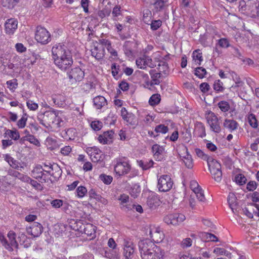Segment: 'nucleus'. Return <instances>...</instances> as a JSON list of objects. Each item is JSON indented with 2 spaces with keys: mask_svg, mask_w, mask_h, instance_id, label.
<instances>
[{
  "mask_svg": "<svg viewBox=\"0 0 259 259\" xmlns=\"http://www.w3.org/2000/svg\"><path fill=\"white\" fill-rule=\"evenodd\" d=\"M53 59L55 64L62 70H66L73 64L71 52L64 45H55L52 49Z\"/></svg>",
  "mask_w": 259,
  "mask_h": 259,
  "instance_id": "f257e3e1",
  "label": "nucleus"
},
{
  "mask_svg": "<svg viewBox=\"0 0 259 259\" xmlns=\"http://www.w3.org/2000/svg\"><path fill=\"white\" fill-rule=\"evenodd\" d=\"M139 248L142 259H164L165 252L149 239L141 240Z\"/></svg>",
  "mask_w": 259,
  "mask_h": 259,
  "instance_id": "f03ea898",
  "label": "nucleus"
},
{
  "mask_svg": "<svg viewBox=\"0 0 259 259\" xmlns=\"http://www.w3.org/2000/svg\"><path fill=\"white\" fill-rule=\"evenodd\" d=\"M239 10L241 13L255 17L259 16V0H243L239 3Z\"/></svg>",
  "mask_w": 259,
  "mask_h": 259,
  "instance_id": "7ed1b4c3",
  "label": "nucleus"
},
{
  "mask_svg": "<svg viewBox=\"0 0 259 259\" xmlns=\"http://www.w3.org/2000/svg\"><path fill=\"white\" fill-rule=\"evenodd\" d=\"M208 166L212 178L217 182H220L222 179L221 164L216 160L211 159L208 160Z\"/></svg>",
  "mask_w": 259,
  "mask_h": 259,
  "instance_id": "20e7f679",
  "label": "nucleus"
},
{
  "mask_svg": "<svg viewBox=\"0 0 259 259\" xmlns=\"http://www.w3.org/2000/svg\"><path fill=\"white\" fill-rule=\"evenodd\" d=\"M131 169L129 161L125 158H119L114 165V171L118 176L127 174Z\"/></svg>",
  "mask_w": 259,
  "mask_h": 259,
  "instance_id": "39448f33",
  "label": "nucleus"
},
{
  "mask_svg": "<svg viewBox=\"0 0 259 259\" xmlns=\"http://www.w3.org/2000/svg\"><path fill=\"white\" fill-rule=\"evenodd\" d=\"M8 240L3 235H0V242L5 248L9 250H13L14 248H17L18 243L16 240L15 233L10 231L8 234Z\"/></svg>",
  "mask_w": 259,
  "mask_h": 259,
  "instance_id": "423d86ee",
  "label": "nucleus"
},
{
  "mask_svg": "<svg viewBox=\"0 0 259 259\" xmlns=\"http://www.w3.org/2000/svg\"><path fill=\"white\" fill-rule=\"evenodd\" d=\"M173 185V181L169 175H162L158 178L157 187L161 192L169 191Z\"/></svg>",
  "mask_w": 259,
  "mask_h": 259,
  "instance_id": "0eeeda50",
  "label": "nucleus"
},
{
  "mask_svg": "<svg viewBox=\"0 0 259 259\" xmlns=\"http://www.w3.org/2000/svg\"><path fill=\"white\" fill-rule=\"evenodd\" d=\"M35 38L36 40L41 44H47L51 41V34L44 27L38 26L36 28Z\"/></svg>",
  "mask_w": 259,
  "mask_h": 259,
  "instance_id": "6e6552de",
  "label": "nucleus"
},
{
  "mask_svg": "<svg viewBox=\"0 0 259 259\" xmlns=\"http://www.w3.org/2000/svg\"><path fill=\"white\" fill-rule=\"evenodd\" d=\"M151 238L156 243L161 242L164 238V234L159 227L151 226L149 229Z\"/></svg>",
  "mask_w": 259,
  "mask_h": 259,
  "instance_id": "1a4fd4ad",
  "label": "nucleus"
},
{
  "mask_svg": "<svg viewBox=\"0 0 259 259\" xmlns=\"http://www.w3.org/2000/svg\"><path fill=\"white\" fill-rule=\"evenodd\" d=\"M185 216L181 213L169 214L163 219V221L167 224L177 225L185 220Z\"/></svg>",
  "mask_w": 259,
  "mask_h": 259,
  "instance_id": "9d476101",
  "label": "nucleus"
},
{
  "mask_svg": "<svg viewBox=\"0 0 259 259\" xmlns=\"http://www.w3.org/2000/svg\"><path fill=\"white\" fill-rule=\"evenodd\" d=\"M85 151L94 162H98L102 159L103 153L97 147H87Z\"/></svg>",
  "mask_w": 259,
  "mask_h": 259,
  "instance_id": "9b49d317",
  "label": "nucleus"
},
{
  "mask_svg": "<svg viewBox=\"0 0 259 259\" xmlns=\"http://www.w3.org/2000/svg\"><path fill=\"white\" fill-rule=\"evenodd\" d=\"M123 254L126 259H131L134 256L135 247L133 242L127 239L123 240Z\"/></svg>",
  "mask_w": 259,
  "mask_h": 259,
  "instance_id": "f8f14e48",
  "label": "nucleus"
},
{
  "mask_svg": "<svg viewBox=\"0 0 259 259\" xmlns=\"http://www.w3.org/2000/svg\"><path fill=\"white\" fill-rule=\"evenodd\" d=\"M207 120L213 132L216 133H219L221 132L220 122L215 114H208Z\"/></svg>",
  "mask_w": 259,
  "mask_h": 259,
  "instance_id": "ddd939ff",
  "label": "nucleus"
},
{
  "mask_svg": "<svg viewBox=\"0 0 259 259\" xmlns=\"http://www.w3.org/2000/svg\"><path fill=\"white\" fill-rule=\"evenodd\" d=\"M67 75L70 79L80 81L84 78V72L80 68L75 67L69 71Z\"/></svg>",
  "mask_w": 259,
  "mask_h": 259,
  "instance_id": "4468645a",
  "label": "nucleus"
},
{
  "mask_svg": "<svg viewBox=\"0 0 259 259\" xmlns=\"http://www.w3.org/2000/svg\"><path fill=\"white\" fill-rule=\"evenodd\" d=\"M32 176L41 183L46 182L47 179V174L44 172L42 166L40 165H37L34 168L32 171Z\"/></svg>",
  "mask_w": 259,
  "mask_h": 259,
  "instance_id": "2eb2a0df",
  "label": "nucleus"
},
{
  "mask_svg": "<svg viewBox=\"0 0 259 259\" xmlns=\"http://www.w3.org/2000/svg\"><path fill=\"white\" fill-rule=\"evenodd\" d=\"M43 228L42 225L37 223L34 222L29 228H27V232L34 237H38L42 232Z\"/></svg>",
  "mask_w": 259,
  "mask_h": 259,
  "instance_id": "dca6fc26",
  "label": "nucleus"
},
{
  "mask_svg": "<svg viewBox=\"0 0 259 259\" xmlns=\"http://www.w3.org/2000/svg\"><path fill=\"white\" fill-rule=\"evenodd\" d=\"M149 74L151 75V81L147 80L145 81L146 85L147 88L152 87L153 85H158L160 83L159 78L161 77V73L157 72L155 70H151L149 71Z\"/></svg>",
  "mask_w": 259,
  "mask_h": 259,
  "instance_id": "f3484780",
  "label": "nucleus"
},
{
  "mask_svg": "<svg viewBox=\"0 0 259 259\" xmlns=\"http://www.w3.org/2000/svg\"><path fill=\"white\" fill-rule=\"evenodd\" d=\"M114 134V132L111 130L105 132L103 134L99 136L98 140L102 144H110L112 142Z\"/></svg>",
  "mask_w": 259,
  "mask_h": 259,
  "instance_id": "a211bd4d",
  "label": "nucleus"
},
{
  "mask_svg": "<svg viewBox=\"0 0 259 259\" xmlns=\"http://www.w3.org/2000/svg\"><path fill=\"white\" fill-rule=\"evenodd\" d=\"M18 22L14 19H9L5 23L6 32L9 34H12L17 28Z\"/></svg>",
  "mask_w": 259,
  "mask_h": 259,
  "instance_id": "6ab92c4d",
  "label": "nucleus"
},
{
  "mask_svg": "<svg viewBox=\"0 0 259 259\" xmlns=\"http://www.w3.org/2000/svg\"><path fill=\"white\" fill-rule=\"evenodd\" d=\"M91 52L92 56L98 60L102 59L105 56V48L101 46H94Z\"/></svg>",
  "mask_w": 259,
  "mask_h": 259,
  "instance_id": "aec40b11",
  "label": "nucleus"
},
{
  "mask_svg": "<svg viewBox=\"0 0 259 259\" xmlns=\"http://www.w3.org/2000/svg\"><path fill=\"white\" fill-rule=\"evenodd\" d=\"M152 151L155 158L157 160H161L163 159L164 153V148L163 146L155 144L152 147Z\"/></svg>",
  "mask_w": 259,
  "mask_h": 259,
  "instance_id": "412c9836",
  "label": "nucleus"
},
{
  "mask_svg": "<svg viewBox=\"0 0 259 259\" xmlns=\"http://www.w3.org/2000/svg\"><path fill=\"white\" fill-rule=\"evenodd\" d=\"M160 204V201L158 197L155 194H152L147 198V204L152 209L155 208Z\"/></svg>",
  "mask_w": 259,
  "mask_h": 259,
  "instance_id": "4be33fe9",
  "label": "nucleus"
},
{
  "mask_svg": "<svg viewBox=\"0 0 259 259\" xmlns=\"http://www.w3.org/2000/svg\"><path fill=\"white\" fill-rule=\"evenodd\" d=\"M111 13V10L107 8H105L101 10H98L97 12L93 13L91 17L95 19H98V17L101 19H103L104 18L110 15Z\"/></svg>",
  "mask_w": 259,
  "mask_h": 259,
  "instance_id": "5701e85b",
  "label": "nucleus"
},
{
  "mask_svg": "<svg viewBox=\"0 0 259 259\" xmlns=\"http://www.w3.org/2000/svg\"><path fill=\"white\" fill-rule=\"evenodd\" d=\"M94 105L97 109H101L107 104L106 99L101 96L96 97L93 99Z\"/></svg>",
  "mask_w": 259,
  "mask_h": 259,
  "instance_id": "b1692460",
  "label": "nucleus"
},
{
  "mask_svg": "<svg viewBox=\"0 0 259 259\" xmlns=\"http://www.w3.org/2000/svg\"><path fill=\"white\" fill-rule=\"evenodd\" d=\"M45 144L48 149L53 150L58 147V145L55 138L48 137L45 141Z\"/></svg>",
  "mask_w": 259,
  "mask_h": 259,
  "instance_id": "393cba45",
  "label": "nucleus"
},
{
  "mask_svg": "<svg viewBox=\"0 0 259 259\" xmlns=\"http://www.w3.org/2000/svg\"><path fill=\"white\" fill-rule=\"evenodd\" d=\"M5 138H11L13 140H17L20 138L19 132L16 130H7L4 134Z\"/></svg>",
  "mask_w": 259,
  "mask_h": 259,
  "instance_id": "a878e982",
  "label": "nucleus"
},
{
  "mask_svg": "<svg viewBox=\"0 0 259 259\" xmlns=\"http://www.w3.org/2000/svg\"><path fill=\"white\" fill-rule=\"evenodd\" d=\"M200 237L205 242L218 241L217 237L214 235L207 232L202 233Z\"/></svg>",
  "mask_w": 259,
  "mask_h": 259,
  "instance_id": "bb28decb",
  "label": "nucleus"
},
{
  "mask_svg": "<svg viewBox=\"0 0 259 259\" xmlns=\"http://www.w3.org/2000/svg\"><path fill=\"white\" fill-rule=\"evenodd\" d=\"M121 115L127 124L136 125L137 123V119L134 114H121Z\"/></svg>",
  "mask_w": 259,
  "mask_h": 259,
  "instance_id": "cd10ccee",
  "label": "nucleus"
},
{
  "mask_svg": "<svg viewBox=\"0 0 259 259\" xmlns=\"http://www.w3.org/2000/svg\"><path fill=\"white\" fill-rule=\"evenodd\" d=\"M237 122L233 120H226L224 123V126L230 132L235 130L237 127Z\"/></svg>",
  "mask_w": 259,
  "mask_h": 259,
  "instance_id": "c85d7f7f",
  "label": "nucleus"
},
{
  "mask_svg": "<svg viewBox=\"0 0 259 259\" xmlns=\"http://www.w3.org/2000/svg\"><path fill=\"white\" fill-rule=\"evenodd\" d=\"M96 227L92 224H87L84 228V233L88 236L93 237L96 233Z\"/></svg>",
  "mask_w": 259,
  "mask_h": 259,
  "instance_id": "c756f323",
  "label": "nucleus"
},
{
  "mask_svg": "<svg viewBox=\"0 0 259 259\" xmlns=\"http://www.w3.org/2000/svg\"><path fill=\"white\" fill-rule=\"evenodd\" d=\"M5 160L9 163L11 167L15 169H19L20 163L18 161L15 160L9 155H6Z\"/></svg>",
  "mask_w": 259,
  "mask_h": 259,
  "instance_id": "7c9ffc66",
  "label": "nucleus"
},
{
  "mask_svg": "<svg viewBox=\"0 0 259 259\" xmlns=\"http://www.w3.org/2000/svg\"><path fill=\"white\" fill-rule=\"evenodd\" d=\"M43 169L44 170V172L47 174V176L48 175L50 176H54V173L53 172L54 169H58V172L60 171V169L58 167L57 165H51L50 166L45 165L44 167H43Z\"/></svg>",
  "mask_w": 259,
  "mask_h": 259,
  "instance_id": "2f4dec72",
  "label": "nucleus"
},
{
  "mask_svg": "<svg viewBox=\"0 0 259 259\" xmlns=\"http://www.w3.org/2000/svg\"><path fill=\"white\" fill-rule=\"evenodd\" d=\"M88 192L87 189L82 186H78L75 191V196L78 198H83Z\"/></svg>",
  "mask_w": 259,
  "mask_h": 259,
  "instance_id": "473e14b6",
  "label": "nucleus"
},
{
  "mask_svg": "<svg viewBox=\"0 0 259 259\" xmlns=\"http://www.w3.org/2000/svg\"><path fill=\"white\" fill-rule=\"evenodd\" d=\"M138 164L143 169V170H147L150 167L153 166V165L154 164V162L152 160H149L148 161H143L140 160V161H138Z\"/></svg>",
  "mask_w": 259,
  "mask_h": 259,
  "instance_id": "72a5a7b5",
  "label": "nucleus"
},
{
  "mask_svg": "<svg viewBox=\"0 0 259 259\" xmlns=\"http://www.w3.org/2000/svg\"><path fill=\"white\" fill-rule=\"evenodd\" d=\"M167 0H156L154 3L155 9L157 11H160L167 5Z\"/></svg>",
  "mask_w": 259,
  "mask_h": 259,
  "instance_id": "f704fd0d",
  "label": "nucleus"
},
{
  "mask_svg": "<svg viewBox=\"0 0 259 259\" xmlns=\"http://www.w3.org/2000/svg\"><path fill=\"white\" fill-rule=\"evenodd\" d=\"M228 201L231 209L233 211L236 209V198L233 193H230L228 198Z\"/></svg>",
  "mask_w": 259,
  "mask_h": 259,
  "instance_id": "c9c22d12",
  "label": "nucleus"
},
{
  "mask_svg": "<svg viewBox=\"0 0 259 259\" xmlns=\"http://www.w3.org/2000/svg\"><path fill=\"white\" fill-rule=\"evenodd\" d=\"M18 1L19 0H2V5L4 7L12 9Z\"/></svg>",
  "mask_w": 259,
  "mask_h": 259,
  "instance_id": "e433bc0d",
  "label": "nucleus"
},
{
  "mask_svg": "<svg viewBox=\"0 0 259 259\" xmlns=\"http://www.w3.org/2000/svg\"><path fill=\"white\" fill-rule=\"evenodd\" d=\"M182 159L184 164L188 168H192L193 167V160L191 156L188 153L186 156L183 157Z\"/></svg>",
  "mask_w": 259,
  "mask_h": 259,
  "instance_id": "4c0bfd02",
  "label": "nucleus"
},
{
  "mask_svg": "<svg viewBox=\"0 0 259 259\" xmlns=\"http://www.w3.org/2000/svg\"><path fill=\"white\" fill-rule=\"evenodd\" d=\"M195 153L198 157L204 160H206L208 162V160H211L210 157L208 156L207 154H206L203 151H202L201 149L199 148H196L195 149Z\"/></svg>",
  "mask_w": 259,
  "mask_h": 259,
  "instance_id": "58836bf2",
  "label": "nucleus"
},
{
  "mask_svg": "<svg viewBox=\"0 0 259 259\" xmlns=\"http://www.w3.org/2000/svg\"><path fill=\"white\" fill-rule=\"evenodd\" d=\"M160 96L159 94H154L150 98L149 103L151 105H155L160 102Z\"/></svg>",
  "mask_w": 259,
  "mask_h": 259,
  "instance_id": "ea45409f",
  "label": "nucleus"
},
{
  "mask_svg": "<svg viewBox=\"0 0 259 259\" xmlns=\"http://www.w3.org/2000/svg\"><path fill=\"white\" fill-rule=\"evenodd\" d=\"M169 127L163 124H159L156 126L154 131L156 133L165 134L168 132Z\"/></svg>",
  "mask_w": 259,
  "mask_h": 259,
  "instance_id": "a19ab883",
  "label": "nucleus"
},
{
  "mask_svg": "<svg viewBox=\"0 0 259 259\" xmlns=\"http://www.w3.org/2000/svg\"><path fill=\"white\" fill-rule=\"evenodd\" d=\"M99 178L105 184L109 185L113 181V178L111 176L106 175L105 174H101L99 176Z\"/></svg>",
  "mask_w": 259,
  "mask_h": 259,
  "instance_id": "79ce46f5",
  "label": "nucleus"
},
{
  "mask_svg": "<svg viewBox=\"0 0 259 259\" xmlns=\"http://www.w3.org/2000/svg\"><path fill=\"white\" fill-rule=\"evenodd\" d=\"M247 206L249 208V210L251 212L253 215H255L256 217H259V205L250 204Z\"/></svg>",
  "mask_w": 259,
  "mask_h": 259,
  "instance_id": "37998d69",
  "label": "nucleus"
},
{
  "mask_svg": "<svg viewBox=\"0 0 259 259\" xmlns=\"http://www.w3.org/2000/svg\"><path fill=\"white\" fill-rule=\"evenodd\" d=\"M158 69L160 72H162L164 74L167 73L166 72L168 69V64L167 62L163 61H160L158 65Z\"/></svg>",
  "mask_w": 259,
  "mask_h": 259,
  "instance_id": "c03bdc74",
  "label": "nucleus"
},
{
  "mask_svg": "<svg viewBox=\"0 0 259 259\" xmlns=\"http://www.w3.org/2000/svg\"><path fill=\"white\" fill-rule=\"evenodd\" d=\"M248 121L251 127L256 128L257 127V121L254 114H248Z\"/></svg>",
  "mask_w": 259,
  "mask_h": 259,
  "instance_id": "a18cd8bd",
  "label": "nucleus"
},
{
  "mask_svg": "<svg viewBox=\"0 0 259 259\" xmlns=\"http://www.w3.org/2000/svg\"><path fill=\"white\" fill-rule=\"evenodd\" d=\"M24 140L28 141L30 143L36 146L39 145V142L38 141V140L36 138H35L34 136L30 134H28L26 135L24 138Z\"/></svg>",
  "mask_w": 259,
  "mask_h": 259,
  "instance_id": "49530a36",
  "label": "nucleus"
},
{
  "mask_svg": "<svg viewBox=\"0 0 259 259\" xmlns=\"http://www.w3.org/2000/svg\"><path fill=\"white\" fill-rule=\"evenodd\" d=\"M129 199L128 196L122 194L120 196V198H119V200L121 201V205L122 208H126L127 209H131L130 207H127V205L126 204V203L128 202Z\"/></svg>",
  "mask_w": 259,
  "mask_h": 259,
  "instance_id": "de8ad7c7",
  "label": "nucleus"
},
{
  "mask_svg": "<svg viewBox=\"0 0 259 259\" xmlns=\"http://www.w3.org/2000/svg\"><path fill=\"white\" fill-rule=\"evenodd\" d=\"M206 74L205 69L202 67H197L195 70V75L200 78H203Z\"/></svg>",
  "mask_w": 259,
  "mask_h": 259,
  "instance_id": "09e8293b",
  "label": "nucleus"
},
{
  "mask_svg": "<svg viewBox=\"0 0 259 259\" xmlns=\"http://www.w3.org/2000/svg\"><path fill=\"white\" fill-rule=\"evenodd\" d=\"M218 106L222 112H225L228 111L230 108V105L227 101H221L218 103Z\"/></svg>",
  "mask_w": 259,
  "mask_h": 259,
  "instance_id": "8fccbe9b",
  "label": "nucleus"
},
{
  "mask_svg": "<svg viewBox=\"0 0 259 259\" xmlns=\"http://www.w3.org/2000/svg\"><path fill=\"white\" fill-rule=\"evenodd\" d=\"M192 244V240L190 238L184 239L181 242V246L183 248H186L191 246Z\"/></svg>",
  "mask_w": 259,
  "mask_h": 259,
  "instance_id": "3c124183",
  "label": "nucleus"
},
{
  "mask_svg": "<svg viewBox=\"0 0 259 259\" xmlns=\"http://www.w3.org/2000/svg\"><path fill=\"white\" fill-rule=\"evenodd\" d=\"M136 65L140 69L145 68V56L140 57L136 60Z\"/></svg>",
  "mask_w": 259,
  "mask_h": 259,
  "instance_id": "603ef678",
  "label": "nucleus"
},
{
  "mask_svg": "<svg viewBox=\"0 0 259 259\" xmlns=\"http://www.w3.org/2000/svg\"><path fill=\"white\" fill-rule=\"evenodd\" d=\"M91 126L94 131H98L102 127V123L98 120L93 121L91 122Z\"/></svg>",
  "mask_w": 259,
  "mask_h": 259,
  "instance_id": "864d4df0",
  "label": "nucleus"
},
{
  "mask_svg": "<svg viewBox=\"0 0 259 259\" xmlns=\"http://www.w3.org/2000/svg\"><path fill=\"white\" fill-rule=\"evenodd\" d=\"M218 44L221 48H227L230 46L229 40L225 38H222L218 40Z\"/></svg>",
  "mask_w": 259,
  "mask_h": 259,
  "instance_id": "5fc2aeb1",
  "label": "nucleus"
},
{
  "mask_svg": "<svg viewBox=\"0 0 259 259\" xmlns=\"http://www.w3.org/2000/svg\"><path fill=\"white\" fill-rule=\"evenodd\" d=\"M236 182L240 185H242L246 183V178L242 174H238L235 177Z\"/></svg>",
  "mask_w": 259,
  "mask_h": 259,
  "instance_id": "6e6d98bb",
  "label": "nucleus"
},
{
  "mask_svg": "<svg viewBox=\"0 0 259 259\" xmlns=\"http://www.w3.org/2000/svg\"><path fill=\"white\" fill-rule=\"evenodd\" d=\"M194 194L199 201L201 202L205 201V198L204 195L203 191L201 188L198 190V191H197L195 192H194Z\"/></svg>",
  "mask_w": 259,
  "mask_h": 259,
  "instance_id": "4d7b16f0",
  "label": "nucleus"
},
{
  "mask_svg": "<svg viewBox=\"0 0 259 259\" xmlns=\"http://www.w3.org/2000/svg\"><path fill=\"white\" fill-rule=\"evenodd\" d=\"M8 88L11 91H14L18 86V83L16 79L9 80L7 82Z\"/></svg>",
  "mask_w": 259,
  "mask_h": 259,
  "instance_id": "13d9d810",
  "label": "nucleus"
},
{
  "mask_svg": "<svg viewBox=\"0 0 259 259\" xmlns=\"http://www.w3.org/2000/svg\"><path fill=\"white\" fill-rule=\"evenodd\" d=\"M223 82L220 80H218L214 82L213 84V89L215 91L218 92H222L224 90L223 87Z\"/></svg>",
  "mask_w": 259,
  "mask_h": 259,
  "instance_id": "bf43d9fd",
  "label": "nucleus"
},
{
  "mask_svg": "<svg viewBox=\"0 0 259 259\" xmlns=\"http://www.w3.org/2000/svg\"><path fill=\"white\" fill-rule=\"evenodd\" d=\"M141 192L140 188L139 186H135L131 190L130 194L134 198L137 197Z\"/></svg>",
  "mask_w": 259,
  "mask_h": 259,
  "instance_id": "052dcab7",
  "label": "nucleus"
},
{
  "mask_svg": "<svg viewBox=\"0 0 259 259\" xmlns=\"http://www.w3.org/2000/svg\"><path fill=\"white\" fill-rule=\"evenodd\" d=\"M156 66L155 63L153 61L151 58L148 56H145V68L147 66L150 68H154Z\"/></svg>",
  "mask_w": 259,
  "mask_h": 259,
  "instance_id": "680f3d73",
  "label": "nucleus"
},
{
  "mask_svg": "<svg viewBox=\"0 0 259 259\" xmlns=\"http://www.w3.org/2000/svg\"><path fill=\"white\" fill-rule=\"evenodd\" d=\"M162 25V21L160 20L153 21L151 24V28L153 30H156Z\"/></svg>",
  "mask_w": 259,
  "mask_h": 259,
  "instance_id": "e2e57ef3",
  "label": "nucleus"
},
{
  "mask_svg": "<svg viewBox=\"0 0 259 259\" xmlns=\"http://www.w3.org/2000/svg\"><path fill=\"white\" fill-rule=\"evenodd\" d=\"M257 186V184L255 181H251L247 183L246 188L249 191H253L256 188Z\"/></svg>",
  "mask_w": 259,
  "mask_h": 259,
  "instance_id": "0e129e2a",
  "label": "nucleus"
},
{
  "mask_svg": "<svg viewBox=\"0 0 259 259\" xmlns=\"http://www.w3.org/2000/svg\"><path fill=\"white\" fill-rule=\"evenodd\" d=\"M90 1L89 0H81L80 2V5L81 7L83 8L84 12L85 13H89V5Z\"/></svg>",
  "mask_w": 259,
  "mask_h": 259,
  "instance_id": "69168bd1",
  "label": "nucleus"
},
{
  "mask_svg": "<svg viewBox=\"0 0 259 259\" xmlns=\"http://www.w3.org/2000/svg\"><path fill=\"white\" fill-rule=\"evenodd\" d=\"M193 58L196 61L198 60L199 61V64H200L201 62L203 60L202 53H199L198 50H195L193 52Z\"/></svg>",
  "mask_w": 259,
  "mask_h": 259,
  "instance_id": "338daca9",
  "label": "nucleus"
},
{
  "mask_svg": "<svg viewBox=\"0 0 259 259\" xmlns=\"http://www.w3.org/2000/svg\"><path fill=\"white\" fill-rule=\"evenodd\" d=\"M190 188L194 193L201 189V187L199 186L198 183L195 181L191 182Z\"/></svg>",
  "mask_w": 259,
  "mask_h": 259,
  "instance_id": "774afa93",
  "label": "nucleus"
}]
</instances>
